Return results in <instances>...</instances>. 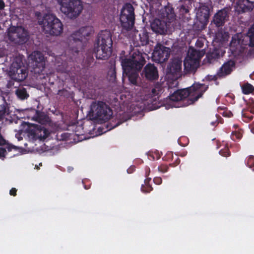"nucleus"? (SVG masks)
<instances>
[{
	"label": "nucleus",
	"instance_id": "a19ab883",
	"mask_svg": "<svg viewBox=\"0 0 254 254\" xmlns=\"http://www.w3.org/2000/svg\"><path fill=\"white\" fill-rule=\"evenodd\" d=\"M57 137L58 139L60 140H66L69 137V135L67 133H63L60 136L57 135Z\"/></svg>",
	"mask_w": 254,
	"mask_h": 254
},
{
	"label": "nucleus",
	"instance_id": "de8ad7c7",
	"mask_svg": "<svg viewBox=\"0 0 254 254\" xmlns=\"http://www.w3.org/2000/svg\"><path fill=\"white\" fill-rule=\"evenodd\" d=\"M153 182L156 185H160L162 183V180L161 177H155Z\"/></svg>",
	"mask_w": 254,
	"mask_h": 254
},
{
	"label": "nucleus",
	"instance_id": "052dcab7",
	"mask_svg": "<svg viewBox=\"0 0 254 254\" xmlns=\"http://www.w3.org/2000/svg\"><path fill=\"white\" fill-rule=\"evenodd\" d=\"M169 155H170V156H173V154H172V153H170Z\"/></svg>",
	"mask_w": 254,
	"mask_h": 254
},
{
	"label": "nucleus",
	"instance_id": "f03ea898",
	"mask_svg": "<svg viewBox=\"0 0 254 254\" xmlns=\"http://www.w3.org/2000/svg\"><path fill=\"white\" fill-rule=\"evenodd\" d=\"M208 88L204 84L194 83L190 87L175 91L169 98L173 101L179 102V107H187L201 97Z\"/></svg>",
	"mask_w": 254,
	"mask_h": 254
},
{
	"label": "nucleus",
	"instance_id": "49530a36",
	"mask_svg": "<svg viewBox=\"0 0 254 254\" xmlns=\"http://www.w3.org/2000/svg\"><path fill=\"white\" fill-rule=\"evenodd\" d=\"M180 162H181L180 159L178 157H177L174 163H170L169 164V166L172 167H174L177 166L178 165H179L180 164Z\"/></svg>",
	"mask_w": 254,
	"mask_h": 254
},
{
	"label": "nucleus",
	"instance_id": "e2e57ef3",
	"mask_svg": "<svg viewBox=\"0 0 254 254\" xmlns=\"http://www.w3.org/2000/svg\"><path fill=\"white\" fill-rule=\"evenodd\" d=\"M148 175V174H146L145 177H147Z\"/></svg>",
	"mask_w": 254,
	"mask_h": 254
},
{
	"label": "nucleus",
	"instance_id": "473e14b6",
	"mask_svg": "<svg viewBox=\"0 0 254 254\" xmlns=\"http://www.w3.org/2000/svg\"><path fill=\"white\" fill-rule=\"evenodd\" d=\"M242 89L244 94H249L254 91V87L252 84L247 83L242 86Z\"/></svg>",
	"mask_w": 254,
	"mask_h": 254
},
{
	"label": "nucleus",
	"instance_id": "4c0bfd02",
	"mask_svg": "<svg viewBox=\"0 0 254 254\" xmlns=\"http://www.w3.org/2000/svg\"><path fill=\"white\" fill-rule=\"evenodd\" d=\"M219 152L221 156L224 157L229 156L231 154L229 149L227 147H225L224 148L221 149Z\"/></svg>",
	"mask_w": 254,
	"mask_h": 254
},
{
	"label": "nucleus",
	"instance_id": "20e7f679",
	"mask_svg": "<svg viewBox=\"0 0 254 254\" xmlns=\"http://www.w3.org/2000/svg\"><path fill=\"white\" fill-rule=\"evenodd\" d=\"M159 16L161 19H155L151 23L152 31L161 35L167 32L168 23H170L176 19V14L174 8L169 5L165 6L160 11Z\"/></svg>",
	"mask_w": 254,
	"mask_h": 254
},
{
	"label": "nucleus",
	"instance_id": "ddd939ff",
	"mask_svg": "<svg viewBox=\"0 0 254 254\" xmlns=\"http://www.w3.org/2000/svg\"><path fill=\"white\" fill-rule=\"evenodd\" d=\"M230 45L231 47L249 45L250 47H254V24L250 28L247 35L245 36L243 39L240 38L238 35L233 36Z\"/></svg>",
	"mask_w": 254,
	"mask_h": 254
},
{
	"label": "nucleus",
	"instance_id": "7ed1b4c3",
	"mask_svg": "<svg viewBox=\"0 0 254 254\" xmlns=\"http://www.w3.org/2000/svg\"><path fill=\"white\" fill-rule=\"evenodd\" d=\"M94 32L93 27L86 26L81 27L78 30L73 32L67 38L68 52L70 56L69 60L73 61L79 52L82 50L89 39V37Z\"/></svg>",
	"mask_w": 254,
	"mask_h": 254
},
{
	"label": "nucleus",
	"instance_id": "c03bdc74",
	"mask_svg": "<svg viewBox=\"0 0 254 254\" xmlns=\"http://www.w3.org/2000/svg\"><path fill=\"white\" fill-rule=\"evenodd\" d=\"M6 140L3 138V137L1 134V127H0V145H4L6 144Z\"/></svg>",
	"mask_w": 254,
	"mask_h": 254
},
{
	"label": "nucleus",
	"instance_id": "72a5a7b5",
	"mask_svg": "<svg viewBox=\"0 0 254 254\" xmlns=\"http://www.w3.org/2000/svg\"><path fill=\"white\" fill-rule=\"evenodd\" d=\"M243 130L242 129L238 128L237 130L233 131L232 132L231 137L232 140L236 141L240 140L243 136Z\"/></svg>",
	"mask_w": 254,
	"mask_h": 254
},
{
	"label": "nucleus",
	"instance_id": "1a4fd4ad",
	"mask_svg": "<svg viewBox=\"0 0 254 254\" xmlns=\"http://www.w3.org/2000/svg\"><path fill=\"white\" fill-rule=\"evenodd\" d=\"M120 21L122 27L126 30H131L134 25V9L130 3H126L123 7L121 14Z\"/></svg>",
	"mask_w": 254,
	"mask_h": 254
},
{
	"label": "nucleus",
	"instance_id": "09e8293b",
	"mask_svg": "<svg viewBox=\"0 0 254 254\" xmlns=\"http://www.w3.org/2000/svg\"><path fill=\"white\" fill-rule=\"evenodd\" d=\"M203 42L201 40L197 39L196 43L195 46L198 48H202L203 46Z\"/></svg>",
	"mask_w": 254,
	"mask_h": 254
},
{
	"label": "nucleus",
	"instance_id": "680f3d73",
	"mask_svg": "<svg viewBox=\"0 0 254 254\" xmlns=\"http://www.w3.org/2000/svg\"><path fill=\"white\" fill-rule=\"evenodd\" d=\"M214 124H215V123H214V122H212V123H211V124H212V125H214Z\"/></svg>",
	"mask_w": 254,
	"mask_h": 254
},
{
	"label": "nucleus",
	"instance_id": "a878e982",
	"mask_svg": "<svg viewBox=\"0 0 254 254\" xmlns=\"http://www.w3.org/2000/svg\"><path fill=\"white\" fill-rule=\"evenodd\" d=\"M199 61H197L196 59H190L186 58L184 62L185 69L188 72H195L199 66Z\"/></svg>",
	"mask_w": 254,
	"mask_h": 254
},
{
	"label": "nucleus",
	"instance_id": "4be33fe9",
	"mask_svg": "<svg viewBox=\"0 0 254 254\" xmlns=\"http://www.w3.org/2000/svg\"><path fill=\"white\" fill-rule=\"evenodd\" d=\"M35 113L32 119L41 124L43 126L49 124L51 122V119L49 117L43 112H40L38 110H34Z\"/></svg>",
	"mask_w": 254,
	"mask_h": 254
},
{
	"label": "nucleus",
	"instance_id": "aec40b11",
	"mask_svg": "<svg viewBox=\"0 0 254 254\" xmlns=\"http://www.w3.org/2000/svg\"><path fill=\"white\" fill-rule=\"evenodd\" d=\"M210 16V9L206 5H202L199 7L196 13L197 19L203 25H206L208 22Z\"/></svg>",
	"mask_w": 254,
	"mask_h": 254
},
{
	"label": "nucleus",
	"instance_id": "5701e85b",
	"mask_svg": "<svg viewBox=\"0 0 254 254\" xmlns=\"http://www.w3.org/2000/svg\"><path fill=\"white\" fill-rule=\"evenodd\" d=\"M56 18L57 17L52 14H46L44 16L42 21H41V23H40V24L43 25V30L45 33L48 34L49 30L47 27H48L49 28H52L53 23L55 21Z\"/></svg>",
	"mask_w": 254,
	"mask_h": 254
},
{
	"label": "nucleus",
	"instance_id": "3c124183",
	"mask_svg": "<svg viewBox=\"0 0 254 254\" xmlns=\"http://www.w3.org/2000/svg\"><path fill=\"white\" fill-rule=\"evenodd\" d=\"M151 178H147L144 180V184H149Z\"/></svg>",
	"mask_w": 254,
	"mask_h": 254
},
{
	"label": "nucleus",
	"instance_id": "393cba45",
	"mask_svg": "<svg viewBox=\"0 0 254 254\" xmlns=\"http://www.w3.org/2000/svg\"><path fill=\"white\" fill-rule=\"evenodd\" d=\"M47 28L49 30L48 34L53 36H58L63 32V25L60 20L57 17L55 21L53 23L52 28H49V27H47Z\"/></svg>",
	"mask_w": 254,
	"mask_h": 254
},
{
	"label": "nucleus",
	"instance_id": "e433bc0d",
	"mask_svg": "<svg viewBox=\"0 0 254 254\" xmlns=\"http://www.w3.org/2000/svg\"><path fill=\"white\" fill-rule=\"evenodd\" d=\"M73 130L77 136L82 135L84 133L83 127L82 125H74L73 126Z\"/></svg>",
	"mask_w": 254,
	"mask_h": 254
},
{
	"label": "nucleus",
	"instance_id": "c756f323",
	"mask_svg": "<svg viewBox=\"0 0 254 254\" xmlns=\"http://www.w3.org/2000/svg\"><path fill=\"white\" fill-rule=\"evenodd\" d=\"M15 94L17 98L21 100L27 99L29 97L26 88L23 87H19L16 89Z\"/></svg>",
	"mask_w": 254,
	"mask_h": 254
},
{
	"label": "nucleus",
	"instance_id": "864d4df0",
	"mask_svg": "<svg viewBox=\"0 0 254 254\" xmlns=\"http://www.w3.org/2000/svg\"><path fill=\"white\" fill-rule=\"evenodd\" d=\"M251 130L252 132L254 134V124L251 126Z\"/></svg>",
	"mask_w": 254,
	"mask_h": 254
},
{
	"label": "nucleus",
	"instance_id": "cd10ccee",
	"mask_svg": "<svg viewBox=\"0 0 254 254\" xmlns=\"http://www.w3.org/2000/svg\"><path fill=\"white\" fill-rule=\"evenodd\" d=\"M10 115L9 107L7 103L5 100L3 101L2 104L0 105V121L5 118L7 120V117Z\"/></svg>",
	"mask_w": 254,
	"mask_h": 254
},
{
	"label": "nucleus",
	"instance_id": "0e129e2a",
	"mask_svg": "<svg viewBox=\"0 0 254 254\" xmlns=\"http://www.w3.org/2000/svg\"><path fill=\"white\" fill-rule=\"evenodd\" d=\"M127 173H130V172H129V171H128V170H127Z\"/></svg>",
	"mask_w": 254,
	"mask_h": 254
},
{
	"label": "nucleus",
	"instance_id": "f3484780",
	"mask_svg": "<svg viewBox=\"0 0 254 254\" xmlns=\"http://www.w3.org/2000/svg\"><path fill=\"white\" fill-rule=\"evenodd\" d=\"M229 8L225 7L218 10L214 14L212 22L217 27L223 26L225 22L229 20Z\"/></svg>",
	"mask_w": 254,
	"mask_h": 254
},
{
	"label": "nucleus",
	"instance_id": "bb28decb",
	"mask_svg": "<svg viewBox=\"0 0 254 254\" xmlns=\"http://www.w3.org/2000/svg\"><path fill=\"white\" fill-rule=\"evenodd\" d=\"M139 42L137 43H133L134 46L140 47V46L146 45L149 43V35L146 30H143L141 33L139 34Z\"/></svg>",
	"mask_w": 254,
	"mask_h": 254
},
{
	"label": "nucleus",
	"instance_id": "412c9836",
	"mask_svg": "<svg viewBox=\"0 0 254 254\" xmlns=\"http://www.w3.org/2000/svg\"><path fill=\"white\" fill-rule=\"evenodd\" d=\"M237 5V10L239 13L249 12L254 9V1L253 0H238Z\"/></svg>",
	"mask_w": 254,
	"mask_h": 254
},
{
	"label": "nucleus",
	"instance_id": "bf43d9fd",
	"mask_svg": "<svg viewBox=\"0 0 254 254\" xmlns=\"http://www.w3.org/2000/svg\"><path fill=\"white\" fill-rule=\"evenodd\" d=\"M84 188H85V189H86V190H87V189H89V188H88V187H87V186H84Z\"/></svg>",
	"mask_w": 254,
	"mask_h": 254
},
{
	"label": "nucleus",
	"instance_id": "6e6d98bb",
	"mask_svg": "<svg viewBox=\"0 0 254 254\" xmlns=\"http://www.w3.org/2000/svg\"><path fill=\"white\" fill-rule=\"evenodd\" d=\"M244 117H247L250 120H252L253 119V116H246L245 115H244Z\"/></svg>",
	"mask_w": 254,
	"mask_h": 254
},
{
	"label": "nucleus",
	"instance_id": "2eb2a0df",
	"mask_svg": "<svg viewBox=\"0 0 254 254\" xmlns=\"http://www.w3.org/2000/svg\"><path fill=\"white\" fill-rule=\"evenodd\" d=\"M170 49L160 43H157L153 52V58L158 63H163L170 57Z\"/></svg>",
	"mask_w": 254,
	"mask_h": 254
},
{
	"label": "nucleus",
	"instance_id": "a18cd8bd",
	"mask_svg": "<svg viewBox=\"0 0 254 254\" xmlns=\"http://www.w3.org/2000/svg\"><path fill=\"white\" fill-rule=\"evenodd\" d=\"M222 115L224 117H228V118H230L233 116L232 113L231 111H228L227 110H225L223 112Z\"/></svg>",
	"mask_w": 254,
	"mask_h": 254
},
{
	"label": "nucleus",
	"instance_id": "b1692460",
	"mask_svg": "<svg viewBox=\"0 0 254 254\" xmlns=\"http://www.w3.org/2000/svg\"><path fill=\"white\" fill-rule=\"evenodd\" d=\"M56 18L57 17L52 14H46L44 16L42 21H41V23H40V24L43 25V30L45 33L48 34L49 30L47 27H48L49 28H52L53 23L55 21Z\"/></svg>",
	"mask_w": 254,
	"mask_h": 254
},
{
	"label": "nucleus",
	"instance_id": "79ce46f5",
	"mask_svg": "<svg viewBox=\"0 0 254 254\" xmlns=\"http://www.w3.org/2000/svg\"><path fill=\"white\" fill-rule=\"evenodd\" d=\"M5 7V4L3 0H0V16H2L4 13L3 10Z\"/></svg>",
	"mask_w": 254,
	"mask_h": 254
},
{
	"label": "nucleus",
	"instance_id": "9b49d317",
	"mask_svg": "<svg viewBox=\"0 0 254 254\" xmlns=\"http://www.w3.org/2000/svg\"><path fill=\"white\" fill-rule=\"evenodd\" d=\"M29 135L35 140H43L50 134L49 130L42 125L30 124L26 129Z\"/></svg>",
	"mask_w": 254,
	"mask_h": 254
},
{
	"label": "nucleus",
	"instance_id": "58836bf2",
	"mask_svg": "<svg viewBox=\"0 0 254 254\" xmlns=\"http://www.w3.org/2000/svg\"><path fill=\"white\" fill-rule=\"evenodd\" d=\"M141 190L143 192H149L153 190V188L150 184L142 185Z\"/></svg>",
	"mask_w": 254,
	"mask_h": 254
},
{
	"label": "nucleus",
	"instance_id": "c9c22d12",
	"mask_svg": "<svg viewBox=\"0 0 254 254\" xmlns=\"http://www.w3.org/2000/svg\"><path fill=\"white\" fill-rule=\"evenodd\" d=\"M245 162L248 167L254 171V156L250 155L246 159Z\"/></svg>",
	"mask_w": 254,
	"mask_h": 254
},
{
	"label": "nucleus",
	"instance_id": "f257e3e1",
	"mask_svg": "<svg viewBox=\"0 0 254 254\" xmlns=\"http://www.w3.org/2000/svg\"><path fill=\"white\" fill-rule=\"evenodd\" d=\"M144 56L146 54L138 50H134L129 58L122 59L121 65L123 70V76H127L130 84L139 86L138 72L146 63Z\"/></svg>",
	"mask_w": 254,
	"mask_h": 254
},
{
	"label": "nucleus",
	"instance_id": "4468645a",
	"mask_svg": "<svg viewBox=\"0 0 254 254\" xmlns=\"http://www.w3.org/2000/svg\"><path fill=\"white\" fill-rule=\"evenodd\" d=\"M182 61L174 58L168 64L166 68L167 76L172 80H177L181 75Z\"/></svg>",
	"mask_w": 254,
	"mask_h": 254
},
{
	"label": "nucleus",
	"instance_id": "4d7b16f0",
	"mask_svg": "<svg viewBox=\"0 0 254 254\" xmlns=\"http://www.w3.org/2000/svg\"><path fill=\"white\" fill-rule=\"evenodd\" d=\"M250 111L253 114H254V107H252L250 109Z\"/></svg>",
	"mask_w": 254,
	"mask_h": 254
},
{
	"label": "nucleus",
	"instance_id": "13d9d810",
	"mask_svg": "<svg viewBox=\"0 0 254 254\" xmlns=\"http://www.w3.org/2000/svg\"><path fill=\"white\" fill-rule=\"evenodd\" d=\"M233 127L235 128V129H237L238 128V125H233Z\"/></svg>",
	"mask_w": 254,
	"mask_h": 254
},
{
	"label": "nucleus",
	"instance_id": "423d86ee",
	"mask_svg": "<svg viewBox=\"0 0 254 254\" xmlns=\"http://www.w3.org/2000/svg\"><path fill=\"white\" fill-rule=\"evenodd\" d=\"M113 114L110 107L103 101H94L90 105V118L92 120H109Z\"/></svg>",
	"mask_w": 254,
	"mask_h": 254
},
{
	"label": "nucleus",
	"instance_id": "5fc2aeb1",
	"mask_svg": "<svg viewBox=\"0 0 254 254\" xmlns=\"http://www.w3.org/2000/svg\"><path fill=\"white\" fill-rule=\"evenodd\" d=\"M250 77L252 79L254 80V71L250 75Z\"/></svg>",
	"mask_w": 254,
	"mask_h": 254
},
{
	"label": "nucleus",
	"instance_id": "39448f33",
	"mask_svg": "<svg viewBox=\"0 0 254 254\" xmlns=\"http://www.w3.org/2000/svg\"><path fill=\"white\" fill-rule=\"evenodd\" d=\"M97 46L94 48L96 57L98 60H106L111 55L113 41L110 32L105 30L99 34Z\"/></svg>",
	"mask_w": 254,
	"mask_h": 254
},
{
	"label": "nucleus",
	"instance_id": "6e6552de",
	"mask_svg": "<svg viewBox=\"0 0 254 254\" xmlns=\"http://www.w3.org/2000/svg\"><path fill=\"white\" fill-rule=\"evenodd\" d=\"M9 75L15 81L20 82L26 79L28 75L27 69L21 58L14 59L10 65Z\"/></svg>",
	"mask_w": 254,
	"mask_h": 254
},
{
	"label": "nucleus",
	"instance_id": "0eeeda50",
	"mask_svg": "<svg viewBox=\"0 0 254 254\" xmlns=\"http://www.w3.org/2000/svg\"><path fill=\"white\" fill-rule=\"evenodd\" d=\"M61 10L68 18H75L81 13L83 6L80 0H58Z\"/></svg>",
	"mask_w": 254,
	"mask_h": 254
},
{
	"label": "nucleus",
	"instance_id": "7c9ffc66",
	"mask_svg": "<svg viewBox=\"0 0 254 254\" xmlns=\"http://www.w3.org/2000/svg\"><path fill=\"white\" fill-rule=\"evenodd\" d=\"M201 57L202 55L200 52L192 48H189L186 57V58L190 59H196L198 61H200Z\"/></svg>",
	"mask_w": 254,
	"mask_h": 254
},
{
	"label": "nucleus",
	"instance_id": "603ef678",
	"mask_svg": "<svg viewBox=\"0 0 254 254\" xmlns=\"http://www.w3.org/2000/svg\"><path fill=\"white\" fill-rule=\"evenodd\" d=\"M151 178H147L144 180V184H149Z\"/></svg>",
	"mask_w": 254,
	"mask_h": 254
},
{
	"label": "nucleus",
	"instance_id": "9d476101",
	"mask_svg": "<svg viewBox=\"0 0 254 254\" xmlns=\"http://www.w3.org/2000/svg\"><path fill=\"white\" fill-rule=\"evenodd\" d=\"M30 66L36 74L43 73L45 68V58L43 54L39 51H34L29 57Z\"/></svg>",
	"mask_w": 254,
	"mask_h": 254
},
{
	"label": "nucleus",
	"instance_id": "f8f14e48",
	"mask_svg": "<svg viewBox=\"0 0 254 254\" xmlns=\"http://www.w3.org/2000/svg\"><path fill=\"white\" fill-rule=\"evenodd\" d=\"M7 36L11 42L19 45L26 43L29 38L28 32L21 26L17 27L13 30L9 31Z\"/></svg>",
	"mask_w": 254,
	"mask_h": 254
},
{
	"label": "nucleus",
	"instance_id": "8fccbe9b",
	"mask_svg": "<svg viewBox=\"0 0 254 254\" xmlns=\"http://www.w3.org/2000/svg\"><path fill=\"white\" fill-rule=\"evenodd\" d=\"M17 190L15 188H12L9 191L10 195L15 196L16 195Z\"/></svg>",
	"mask_w": 254,
	"mask_h": 254
},
{
	"label": "nucleus",
	"instance_id": "6ab92c4d",
	"mask_svg": "<svg viewBox=\"0 0 254 254\" xmlns=\"http://www.w3.org/2000/svg\"><path fill=\"white\" fill-rule=\"evenodd\" d=\"M236 65L235 62L230 60L224 63L217 72V75L220 78L224 77L232 72Z\"/></svg>",
	"mask_w": 254,
	"mask_h": 254
},
{
	"label": "nucleus",
	"instance_id": "a211bd4d",
	"mask_svg": "<svg viewBox=\"0 0 254 254\" xmlns=\"http://www.w3.org/2000/svg\"><path fill=\"white\" fill-rule=\"evenodd\" d=\"M142 75L148 81L157 80L159 78L158 69L154 64L148 63L145 66Z\"/></svg>",
	"mask_w": 254,
	"mask_h": 254
},
{
	"label": "nucleus",
	"instance_id": "ea45409f",
	"mask_svg": "<svg viewBox=\"0 0 254 254\" xmlns=\"http://www.w3.org/2000/svg\"><path fill=\"white\" fill-rule=\"evenodd\" d=\"M159 171L162 173H165L168 171L169 166L165 164H162L158 168Z\"/></svg>",
	"mask_w": 254,
	"mask_h": 254
},
{
	"label": "nucleus",
	"instance_id": "2f4dec72",
	"mask_svg": "<svg viewBox=\"0 0 254 254\" xmlns=\"http://www.w3.org/2000/svg\"><path fill=\"white\" fill-rule=\"evenodd\" d=\"M5 147H0V158H5L7 151H11L13 149L16 150L17 147L12 144L6 143Z\"/></svg>",
	"mask_w": 254,
	"mask_h": 254
},
{
	"label": "nucleus",
	"instance_id": "37998d69",
	"mask_svg": "<svg viewBox=\"0 0 254 254\" xmlns=\"http://www.w3.org/2000/svg\"><path fill=\"white\" fill-rule=\"evenodd\" d=\"M121 124V123L119 121H118V122L116 124H112V123H109L108 125H107V127H109L110 129H111L112 128H114L117 127H118V126H119L120 124Z\"/></svg>",
	"mask_w": 254,
	"mask_h": 254
},
{
	"label": "nucleus",
	"instance_id": "c85d7f7f",
	"mask_svg": "<svg viewBox=\"0 0 254 254\" xmlns=\"http://www.w3.org/2000/svg\"><path fill=\"white\" fill-rule=\"evenodd\" d=\"M219 58L220 51L216 49H215L212 51L208 53L206 57L207 62L209 64L213 63Z\"/></svg>",
	"mask_w": 254,
	"mask_h": 254
},
{
	"label": "nucleus",
	"instance_id": "dca6fc26",
	"mask_svg": "<svg viewBox=\"0 0 254 254\" xmlns=\"http://www.w3.org/2000/svg\"><path fill=\"white\" fill-rule=\"evenodd\" d=\"M182 2L177 8L178 9L179 17L185 21H189L190 19V10L192 8L193 0H181Z\"/></svg>",
	"mask_w": 254,
	"mask_h": 254
},
{
	"label": "nucleus",
	"instance_id": "f704fd0d",
	"mask_svg": "<svg viewBox=\"0 0 254 254\" xmlns=\"http://www.w3.org/2000/svg\"><path fill=\"white\" fill-rule=\"evenodd\" d=\"M162 86L159 83H157L155 84L154 87L151 90V95L152 96H155L158 95L160 93L162 92Z\"/></svg>",
	"mask_w": 254,
	"mask_h": 254
}]
</instances>
